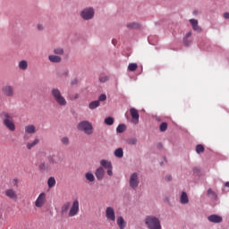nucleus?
<instances>
[{
	"label": "nucleus",
	"mask_w": 229,
	"mask_h": 229,
	"mask_svg": "<svg viewBox=\"0 0 229 229\" xmlns=\"http://www.w3.org/2000/svg\"><path fill=\"white\" fill-rule=\"evenodd\" d=\"M124 156V152H123V148H119L114 151V157L117 158H123Z\"/></svg>",
	"instance_id": "obj_29"
},
{
	"label": "nucleus",
	"mask_w": 229,
	"mask_h": 229,
	"mask_svg": "<svg viewBox=\"0 0 229 229\" xmlns=\"http://www.w3.org/2000/svg\"><path fill=\"white\" fill-rule=\"evenodd\" d=\"M114 45H115V43H114V40L112 41Z\"/></svg>",
	"instance_id": "obj_51"
},
{
	"label": "nucleus",
	"mask_w": 229,
	"mask_h": 229,
	"mask_svg": "<svg viewBox=\"0 0 229 229\" xmlns=\"http://www.w3.org/2000/svg\"><path fill=\"white\" fill-rule=\"evenodd\" d=\"M191 35H192L191 32H188L187 34H186V39H188L190 37H191Z\"/></svg>",
	"instance_id": "obj_46"
},
{
	"label": "nucleus",
	"mask_w": 229,
	"mask_h": 229,
	"mask_svg": "<svg viewBox=\"0 0 229 229\" xmlns=\"http://www.w3.org/2000/svg\"><path fill=\"white\" fill-rule=\"evenodd\" d=\"M127 28L137 29V28H139V24H138V23H135V22H133V23H129V24H127Z\"/></svg>",
	"instance_id": "obj_39"
},
{
	"label": "nucleus",
	"mask_w": 229,
	"mask_h": 229,
	"mask_svg": "<svg viewBox=\"0 0 229 229\" xmlns=\"http://www.w3.org/2000/svg\"><path fill=\"white\" fill-rule=\"evenodd\" d=\"M165 180L166 182H171V180H173V177H172L171 175H166V176L165 177Z\"/></svg>",
	"instance_id": "obj_41"
},
{
	"label": "nucleus",
	"mask_w": 229,
	"mask_h": 229,
	"mask_svg": "<svg viewBox=\"0 0 229 229\" xmlns=\"http://www.w3.org/2000/svg\"><path fill=\"white\" fill-rule=\"evenodd\" d=\"M129 183H130V187H131V189H137V187H139V174L137 173H133L129 180Z\"/></svg>",
	"instance_id": "obj_9"
},
{
	"label": "nucleus",
	"mask_w": 229,
	"mask_h": 229,
	"mask_svg": "<svg viewBox=\"0 0 229 229\" xmlns=\"http://www.w3.org/2000/svg\"><path fill=\"white\" fill-rule=\"evenodd\" d=\"M160 131H165L167 130V123H162L159 126Z\"/></svg>",
	"instance_id": "obj_36"
},
{
	"label": "nucleus",
	"mask_w": 229,
	"mask_h": 229,
	"mask_svg": "<svg viewBox=\"0 0 229 229\" xmlns=\"http://www.w3.org/2000/svg\"><path fill=\"white\" fill-rule=\"evenodd\" d=\"M190 23L191 24L194 31H198L199 33H201V27L198 26V20L191 19Z\"/></svg>",
	"instance_id": "obj_16"
},
{
	"label": "nucleus",
	"mask_w": 229,
	"mask_h": 229,
	"mask_svg": "<svg viewBox=\"0 0 229 229\" xmlns=\"http://www.w3.org/2000/svg\"><path fill=\"white\" fill-rule=\"evenodd\" d=\"M105 124H106L107 126H112V124H114V118L112 117L106 118Z\"/></svg>",
	"instance_id": "obj_34"
},
{
	"label": "nucleus",
	"mask_w": 229,
	"mask_h": 229,
	"mask_svg": "<svg viewBox=\"0 0 229 229\" xmlns=\"http://www.w3.org/2000/svg\"><path fill=\"white\" fill-rule=\"evenodd\" d=\"M36 131H37V127H35V125L29 124L25 126V133L33 134V133H36Z\"/></svg>",
	"instance_id": "obj_19"
},
{
	"label": "nucleus",
	"mask_w": 229,
	"mask_h": 229,
	"mask_svg": "<svg viewBox=\"0 0 229 229\" xmlns=\"http://www.w3.org/2000/svg\"><path fill=\"white\" fill-rule=\"evenodd\" d=\"M13 182H15V183H18V182H19V180L14 179Z\"/></svg>",
	"instance_id": "obj_49"
},
{
	"label": "nucleus",
	"mask_w": 229,
	"mask_h": 229,
	"mask_svg": "<svg viewBox=\"0 0 229 229\" xmlns=\"http://www.w3.org/2000/svg\"><path fill=\"white\" fill-rule=\"evenodd\" d=\"M47 163L50 168L56 167L59 164H62V158L58 156H49L47 157Z\"/></svg>",
	"instance_id": "obj_7"
},
{
	"label": "nucleus",
	"mask_w": 229,
	"mask_h": 229,
	"mask_svg": "<svg viewBox=\"0 0 229 229\" xmlns=\"http://www.w3.org/2000/svg\"><path fill=\"white\" fill-rule=\"evenodd\" d=\"M95 176L98 180H103V178H105V169L103 168V166H100L97 169Z\"/></svg>",
	"instance_id": "obj_14"
},
{
	"label": "nucleus",
	"mask_w": 229,
	"mask_h": 229,
	"mask_svg": "<svg viewBox=\"0 0 229 229\" xmlns=\"http://www.w3.org/2000/svg\"><path fill=\"white\" fill-rule=\"evenodd\" d=\"M127 143L130 146H135V144H137V138H132L127 140Z\"/></svg>",
	"instance_id": "obj_35"
},
{
	"label": "nucleus",
	"mask_w": 229,
	"mask_h": 229,
	"mask_svg": "<svg viewBox=\"0 0 229 229\" xmlns=\"http://www.w3.org/2000/svg\"><path fill=\"white\" fill-rule=\"evenodd\" d=\"M184 44H185V46H189V45L191 44V42H189V41L187 40V38H184Z\"/></svg>",
	"instance_id": "obj_45"
},
{
	"label": "nucleus",
	"mask_w": 229,
	"mask_h": 229,
	"mask_svg": "<svg viewBox=\"0 0 229 229\" xmlns=\"http://www.w3.org/2000/svg\"><path fill=\"white\" fill-rule=\"evenodd\" d=\"M71 208V202L67 201L61 207V214L62 216L67 214L69 212V209Z\"/></svg>",
	"instance_id": "obj_17"
},
{
	"label": "nucleus",
	"mask_w": 229,
	"mask_h": 229,
	"mask_svg": "<svg viewBox=\"0 0 229 229\" xmlns=\"http://www.w3.org/2000/svg\"><path fill=\"white\" fill-rule=\"evenodd\" d=\"M117 133H124L126 131V124H119L116 128Z\"/></svg>",
	"instance_id": "obj_28"
},
{
	"label": "nucleus",
	"mask_w": 229,
	"mask_h": 229,
	"mask_svg": "<svg viewBox=\"0 0 229 229\" xmlns=\"http://www.w3.org/2000/svg\"><path fill=\"white\" fill-rule=\"evenodd\" d=\"M51 95L53 96V98L57 103V105L60 106H67V100L65 99V97L62 95L60 89H52Z\"/></svg>",
	"instance_id": "obj_2"
},
{
	"label": "nucleus",
	"mask_w": 229,
	"mask_h": 229,
	"mask_svg": "<svg viewBox=\"0 0 229 229\" xmlns=\"http://www.w3.org/2000/svg\"><path fill=\"white\" fill-rule=\"evenodd\" d=\"M47 201V195L46 194V192H41L35 200L34 205L35 207H37V208H42V207L46 205Z\"/></svg>",
	"instance_id": "obj_5"
},
{
	"label": "nucleus",
	"mask_w": 229,
	"mask_h": 229,
	"mask_svg": "<svg viewBox=\"0 0 229 229\" xmlns=\"http://www.w3.org/2000/svg\"><path fill=\"white\" fill-rule=\"evenodd\" d=\"M2 92L6 98H13V87L6 85L2 88Z\"/></svg>",
	"instance_id": "obj_12"
},
{
	"label": "nucleus",
	"mask_w": 229,
	"mask_h": 229,
	"mask_svg": "<svg viewBox=\"0 0 229 229\" xmlns=\"http://www.w3.org/2000/svg\"><path fill=\"white\" fill-rule=\"evenodd\" d=\"M137 67H139V66L137 65V64H135V63H131V64H129V65H128V70L131 71V72H133L137 71Z\"/></svg>",
	"instance_id": "obj_32"
},
{
	"label": "nucleus",
	"mask_w": 229,
	"mask_h": 229,
	"mask_svg": "<svg viewBox=\"0 0 229 229\" xmlns=\"http://www.w3.org/2000/svg\"><path fill=\"white\" fill-rule=\"evenodd\" d=\"M80 212V201L78 199H75L72 207L70 208V210L68 212V217H74V216H78V213Z\"/></svg>",
	"instance_id": "obj_6"
},
{
	"label": "nucleus",
	"mask_w": 229,
	"mask_h": 229,
	"mask_svg": "<svg viewBox=\"0 0 229 229\" xmlns=\"http://www.w3.org/2000/svg\"><path fill=\"white\" fill-rule=\"evenodd\" d=\"M38 30L42 31V30H44V26H42V24H38Z\"/></svg>",
	"instance_id": "obj_43"
},
{
	"label": "nucleus",
	"mask_w": 229,
	"mask_h": 229,
	"mask_svg": "<svg viewBox=\"0 0 229 229\" xmlns=\"http://www.w3.org/2000/svg\"><path fill=\"white\" fill-rule=\"evenodd\" d=\"M106 217L108 221H115V209L112 207H107L106 209Z\"/></svg>",
	"instance_id": "obj_10"
},
{
	"label": "nucleus",
	"mask_w": 229,
	"mask_h": 229,
	"mask_svg": "<svg viewBox=\"0 0 229 229\" xmlns=\"http://www.w3.org/2000/svg\"><path fill=\"white\" fill-rule=\"evenodd\" d=\"M208 196H209V198H212L213 199H216L217 198V194H216L214 191H212V189L208 190Z\"/></svg>",
	"instance_id": "obj_33"
},
{
	"label": "nucleus",
	"mask_w": 229,
	"mask_h": 229,
	"mask_svg": "<svg viewBox=\"0 0 229 229\" xmlns=\"http://www.w3.org/2000/svg\"><path fill=\"white\" fill-rule=\"evenodd\" d=\"M81 15L82 19L89 21L94 17V9L91 7L86 8L81 12Z\"/></svg>",
	"instance_id": "obj_8"
},
{
	"label": "nucleus",
	"mask_w": 229,
	"mask_h": 229,
	"mask_svg": "<svg viewBox=\"0 0 229 229\" xmlns=\"http://www.w3.org/2000/svg\"><path fill=\"white\" fill-rule=\"evenodd\" d=\"M5 196L9 198V199H17V191L13 189H7L5 191Z\"/></svg>",
	"instance_id": "obj_13"
},
{
	"label": "nucleus",
	"mask_w": 229,
	"mask_h": 229,
	"mask_svg": "<svg viewBox=\"0 0 229 229\" xmlns=\"http://www.w3.org/2000/svg\"><path fill=\"white\" fill-rule=\"evenodd\" d=\"M100 81L105 82L106 81V79L100 78Z\"/></svg>",
	"instance_id": "obj_48"
},
{
	"label": "nucleus",
	"mask_w": 229,
	"mask_h": 229,
	"mask_svg": "<svg viewBox=\"0 0 229 229\" xmlns=\"http://www.w3.org/2000/svg\"><path fill=\"white\" fill-rule=\"evenodd\" d=\"M107 174L108 176H112L114 173L112 172V168H107Z\"/></svg>",
	"instance_id": "obj_42"
},
{
	"label": "nucleus",
	"mask_w": 229,
	"mask_h": 229,
	"mask_svg": "<svg viewBox=\"0 0 229 229\" xmlns=\"http://www.w3.org/2000/svg\"><path fill=\"white\" fill-rule=\"evenodd\" d=\"M47 185L49 189H53L56 185V180H55V177H50L47 181Z\"/></svg>",
	"instance_id": "obj_27"
},
{
	"label": "nucleus",
	"mask_w": 229,
	"mask_h": 229,
	"mask_svg": "<svg viewBox=\"0 0 229 229\" xmlns=\"http://www.w3.org/2000/svg\"><path fill=\"white\" fill-rule=\"evenodd\" d=\"M130 114H131V116L133 124H138L139 123V119L140 117V115L139 114V110H137L134 107H131L130 109Z\"/></svg>",
	"instance_id": "obj_11"
},
{
	"label": "nucleus",
	"mask_w": 229,
	"mask_h": 229,
	"mask_svg": "<svg viewBox=\"0 0 229 229\" xmlns=\"http://www.w3.org/2000/svg\"><path fill=\"white\" fill-rule=\"evenodd\" d=\"M180 201L182 205H187V203H189V196L187 195V192L182 191L181 194Z\"/></svg>",
	"instance_id": "obj_21"
},
{
	"label": "nucleus",
	"mask_w": 229,
	"mask_h": 229,
	"mask_svg": "<svg viewBox=\"0 0 229 229\" xmlns=\"http://www.w3.org/2000/svg\"><path fill=\"white\" fill-rule=\"evenodd\" d=\"M77 128L80 131H84L86 135H92L94 133V127H92V123L89 121L81 122Z\"/></svg>",
	"instance_id": "obj_4"
},
{
	"label": "nucleus",
	"mask_w": 229,
	"mask_h": 229,
	"mask_svg": "<svg viewBox=\"0 0 229 229\" xmlns=\"http://www.w3.org/2000/svg\"><path fill=\"white\" fill-rule=\"evenodd\" d=\"M98 101H106V95L101 94L98 98Z\"/></svg>",
	"instance_id": "obj_40"
},
{
	"label": "nucleus",
	"mask_w": 229,
	"mask_h": 229,
	"mask_svg": "<svg viewBox=\"0 0 229 229\" xmlns=\"http://www.w3.org/2000/svg\"><path fill=\"white\" fill-rule=\"evenodd\" d=\"M145 225L148 229H162L160 220L157 216H148L145 219Z\"/></svg>",
	"instance_id": "obj_3"
},
{
	"label": "nucleus",
	"mask_w": 229,
	"mask_h": 229,
	"mask_svg": "<svg viewBox=\"0 0 229 229\" xmlns=\"http://www.w3.org/2000/svg\"><path fill=\"white\" fill-rule=\"evenodd\" d=\"M0 117L3 121V124L7 127L11 131H15V123H13V116L10 113L2 112Z\"/></svg>",
	"instance_id": "obj_1"
},
{
	"label": "nucleus",
	"mask_w": 229,
	"mask_h": 229,
	"mask_svg": "<svg viewBox=\"0 0 229 229\" xmlns=\"http://www.w3.org/2000/svg\"><path fill=\"white\" fill-rule=\"evenodd\" d=\"M100 165H102V167H105V169H112V163L108 160L102 159L100 161Z\"/></svg>",
	"instance_id": "obj_24"
},
{
	"label": "nucleus",
	"mask_w": 229,
	"mask_h": 229,
	"mask_svg": "<svg viewBox=\"0 0 229 229\" xmlns=\"http://www.w3.org/2000/svg\"><path fill=\"white\" fill-rule=\"evenodd\" d=\"M224 18L225 19H229V13H224Z\"/></svg>",
	"instance_id": "obj_44"
},
{
	"label": "nucleus",
	"mask_w": 229,
	"mask_h": 229,
	"mask_svg": "<svg viewBox=\"0 0 229 229\" xmlns=\"http://www.w3.org/2000/svg\"><path fill=\"white\" fill-rule=\"evenodd\" d=\"M85 178L88 182H94V180H96V177H94V174L92 173H86Z\"/></svg>",
	"instance_id": "obj_30"
},
{
	"label": "nucleus",
	"mask_w": 229,
	"mask_h": 229,
	"mask_svg": "<svg viewBox=\"0 0 229 229\" xmlns=\"http://www.w3.org/2000/svg\"><path fill=\"white\" fill-rule=\"evenodd\" d=\"M61 142L62 144H64V146H69V139L67 137H64L61 139Z\"/></svg>",
	"instance_id": "obj_37"
},
{
	"label": "nucleus",
	"mask_w": 229,
	"mask_h": 229,
	"mask_svg": "<svg viewBox=\"0 0 229 229\" xmlns=\"http://www.w3.org/2000/svg\"><path fill=\"white\" fill-rule=\"evenodd\" d=\"M48 59L53 64H60V62H62V57H60L58 55H49Z\"/></svg>",
	"instance_id": "obj_22"
},
{
	"label": "nucleus",
	"mask_w": 229,
	"mask_h": 229,
	"mask_svg": "<svg viewBox=\"0 0 229 229\" xmlns=\"http://www.w3.org/2000/svg\"><path fill=\"white\" fill-rule=\"evenodd\" d=\"M116 224L119 226L120 229H125L126 228V221H124V218L123 216H118L116 219Z\"/></svg>",
	"instance_id": "obj_18"
},
{
	"label": "nucleus",
	"mask_w": 229,
	"mask_h": 229,
	"mask_svg": "<svg viewBox=\"0 0 229 229\" xmlns=\"http://www.w3.org/2000/svg\"><path fill=\"white\" fill-rule=\"evenodd\" d=\"M18 67L21 71H26L28 69V61L26 60H21L18 64Z\"/></svg>",
	"instance_id": "obj_23"
},
{
	"label": "nucleus",
	"mask_w": 229,
	"mask_h": 229,
	"mask_svg": "<svg viewBox=\"0 0 229 229\" xmlns=\"http://www.w3.org/2000/svg\"><path fill=\"white\" fill-rule=\"evenodd\" d=\"M40 142V140L38 139L34 140L32 142H28L26 144L27 148L31 149L32 148H35V146H37V144H38Z\"/></svg>",
	"instance_id": "obj_26"
},
{
	"label": "nucleus",
	"mask_w": 229,
	"mask_h": 229,
	"mask_svg": "<svg viewBox=\"0 0 229 229\" xmlns=\"http://www.w3.org/2000/svg\"><path fill=\"white\" fill-rule=\"evenodd\" d=\"M208 219L210 223H223V217L217 215H211Z\"/></svg>",
	"instance_id": "obj_15"
},
{
	"label": "nucleus",
	"mask_w": 229,
	"mask_h": 229,
	"mask_svg": "<svg viewBox=\"0 0 229 229\" xmlns=\"http://www.w3.org/2000/svg\"><path fill=\"white\" fill-rule=\"evenodd\" d=\"M225 187H229V182H225Z\"/></svg>",
	"instance_id": "obj_50"
},
{
	"label": "nucleus",
	"mask_w": 229,
	"mask_h": 229,
	"mask_svg": "<svg viewBox=\"0 0 229 229\" xmlns=\"http://www.w3.org/2000/svg\"><path fill=\"white\" fill-rule=\"evenodd\" d=\"M38 167H39L40 171H45L47 173L51 171V169H52L51 165H49V163L47 164L45 162L40 163Z\"/></svg>",
	"instance_id": "obj_20"
},
{
	"label": "nucleus",
	"mask_w": 229,
	"mask_h": 229,
	"mask_svg": "<svg viewBox=\"0 0 229 229\" xmlns=\"http://www.w3.org/2000/svg\"><path fill=\"white\" fill-rule=\"evenodd\" d=\"M55 55H64V49L63 48H55L54 49Z\"/></svg>",
	"instance_id": "obj_38"
},
{
	"label": "nucleus",
	"mask_w": 229,
	"mask_h": 229,
	"mask_svg": "<svg viewBox=\"0 0 229 229\" xmlns=\"http://www.w3.org/2000/svg\"><path fill=\"white\" fill-rule=\"evenodd\" d=\"M99 105H100L99 100H95V101H92L91 103H89V108L90 110H96V108H98V106H99Z\"/></svg>",
	"instance_id": "obj_25"
},
{
	"label": "nucleus",
	"mask_w": 229,
	"mask_h": 229,
	"mask_svg": "<svg viewBox=\"0 0 229 229\" xmlns=\"http://www.w3.org/2000/svg\"><path fill=\"white\" fill-rule=\"evenodd\" d=\"M205 152V147H203V145L199 144L196 146V153H198V155L204 153Z\"/></svg>",
	"instance_id": "obj_31"
},
{
	"label": "nucleus",
	"mask_w": 229,
	"mask_h": 229,
	"mask_svg": "<svg viewBox=\"0 0 229 229\" xmlns=\"http://www.w3.org/2000/svg\"><path fill=\"white\" fill-rule=\"evenodd\" d=\"M78 98H80V95L75 94V96H74V99H78Z\"/></svg>",
	"instance_id": "obj_47"
}]
</instances>
